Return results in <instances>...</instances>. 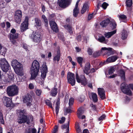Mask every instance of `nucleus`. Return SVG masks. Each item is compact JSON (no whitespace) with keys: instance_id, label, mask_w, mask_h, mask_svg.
Here are the masks:
<instances>
[{"instance_id":"f257e3e1","label":"nucleus","mask_w":133,"mask_h":133,"mask_svg":"<svg viewBox=\"0 0 133 133\" xmlns=\"http://www.w3.org/2000/svg\"><path fill=\"white\" fill-rule=\"evenodd\" d=\"M39 66V64L37 61L35 60L33 62L30 72L32 79H35L38 75Z\"/></svg>"},{"instance_id":"f03ea898","label":"nucleus","mask_w":133,"mask_h":133,"mask_svg":"<svg viewBox=\"0 0 133 133\" xmlns=\"http://www.w3.org/2000/svg\"><path fill=\"white\" fill-rule=\"evenodd\" d=\"M18 89V88L16 85H13L8 87L7 88L6 92L9 96L12 97L17 95Z\"/></svg>"},{"instance_id":"7ed1b4c3","label":"nucleus","mask_w":133,"mask_h":133,"mask_svg":"<svg viewBox=\"0 0 133 133\" xmlns=\"http://www.w3.org/2000/svg\"><path fill=\"white\" fill-rule=\"evenodd\" d=\"M25 114L24 110H21L20 111L19 117L17 121L18 123L22 124L26 122L27 123L29 124V120L27 117V116L25 115Z\"/></svg>"},{"instance_id":"20e7f679","label":"nucleus","mask_w":133,"mask_h":133,"mask_svg":"<svg viewBox=\"0 0 133 133\" xmlns=\"http://www.w3.org/2000/svg\"><path fill=\"white\" fill-rule=\"evenodd\" d=\"M0 66L4 72H6L9 70V65L5 58L0 59Z\"/></svg>"},{"instance_id":"39448f33","label":"nucleus","mask_w":133,"mask_h":133,"mask_svg":"<svg viewBox=\"0 0 133 133\" xmlns=\"http://www.w3.org/2000/svg\"><path fill=\"white\" fill-rule=\"evenodd\" d=\"M120 88L121 90L124 94L129 96L132 95L131 91L125 82L121 84Z\"/></svg>"},{"instance_id":"423d86ee","label":"nucleus","mask_w":133,"mask_h":133,"mask_svg":"<svg viewBox=\"0 0 133 133\" xmlns=\"http://www.w3.org/2000/svg\"><path fill=\"white\" fill-rule=\"evenodd\" d=\"M71 0H58V3L59 6L62 8H65L70 4Z\"/></svg>"},{"instance_id":"0eeeda50","label":"nucleus","mask_w":133,"mask_h":133,"mask_svg":"<svg viewBox=\"0 0 133 133\" xmlns=\"http://www.w3.org/2000/svg\"><path fill=\"white\" fill-rule=\"evenodd\" d=\"M67 78L68 82L72 86L75 85V75L74 74L71 72H69L68 73Z\"/></svg>"},{"instance_id":"6e6552de","label":"nucleus","mask_w":133,"mask_h":133,"mask_svg":"<svg viewBox=\"0 0 133 133\" xmlns=\"http://www.w3.org/2000/svg\"><path fill=\"white\" fill-rule=\"evenodd\" d=\"M16 66V68H13L16 73L18 75H23V71L22 64L19 63Z\"/></svg>"},{"instance_id":"1a4fd4ad","label":"nucleus","mask_w":133,"mask_h":133,"mask_svg":"<svg viewBox=\"0 0 133 133\" xmlns=\"http://www.w3.org/2000/svg\"><path fill=\"white\" fill-rule=\"evenodd\" d=\"M76 78L77 82L79 83H81L82 84L85 85L87 84V82L85 76L83 75H81L79 77L78 74L77 73L76 74Z\"/></svg>"},{"instance_id":"9d476101","label":"nucleus","mask_w":133,"mask_h":133,"mask_svg":"<svg viewBox=\"0 0 133 133\" xmlns=\"http://www.w3.org/2000/svg\"><path fill=\"white\" fill-rule=\"evenodd\" d=\"M28 17H26L24 21L21 24V32H24L28 29Z\"/></svg>"},{"instance_id":"9b49d317","label":"nucleus","mask_w":133,"mask_h":133,"mask_svg":"<svg viewBox=\"0 0 133 133\" xmlns=\"http://www.w3.org/2000/svg\"><path fill=\"white\" fill-rule=\"evenodd\" d=\"M22 13L21 11L18 10L15 12V19L16 22L19 24L21 21Z\"/></svg>"},{"instance_id":"f8f14e48","label":"nucleus","mask_w":133,"mask_h":133,"mask_svg":"<svg viewBox=\"0 0 133 133\" xmlns=\"http://www.w3.org/2000/svg\"><path fill=\"white\" fill-rule=\"evenodd\" d=\"M40 35L36 32H33L31 35V37L33 41L36 42H39L41 41Z\"/></svg>"},{"instance_id":"ddd939ff","label":"nucleus","mask_w":133,"mask_h":133,"mask_svg":"<svg viewBox=\"0 0 133 133\" xmlns=\"http://www.w3.org/2000/svg\"><path fill=\"white\" fill-rule=\"evenodd\" d=\"M3 104L6 107H9L11 106L12 102L10 98L5 97L3 98Z\"/></svg>"},{"instance_id":"4468645a","label":"nucleus","mask_w":133,"mask_h":133,"mask_svg":"<svg viewBox=\"0 0 133 133\" xmlns=\"http://www.w3.org/2000/svg\"><path fill=\"white\" fill-rule=\"evenodd\" d=\"M41 70V77L44 79L45 78L47 72H48L47 67L46 64H43Z\"/></svg>"},{"instance_id":"2eb2a0df","label":"nucleus","mask_w":133,"mask_h":133,"mask_svg":"<svg viewBox=\"0 0 133 133\" xmlns=\"http://www.w3.org/2000/svg\"><path fill=\"white\" fill-rule=\"evenodd\" d=\"M98 94L100 98L103 100L106 98L105 97V91L103 88H98Z\"/></svg>"},{"instance_id":"dca6fc26","label":"nucleus","mask_w":133,"mask_h":133,"mask_svg":"<svg viewBox=\"0 0 133 133\" xmlns=\"http://www.w3.org/2000/svg\"><path fill=\"white\" fill-rule=\"evenodd\" d=\"M31 96L30 95L27 94L25 95L23 99V102L26 103V105L28 106H30L31 105Z\"/></svg>"},{"instance_id":"f3484780","label":"nucleus","mask_w":133,"mask_h":133,"mask_svg":"<svg viewBox=\"0 0 133 133\" xmlns=\"http://www.w3.org/2000/svg\"><path fill=\"white\" fill-rule=\"evenodd\" d=\"M91 65L90 63L88 62L87 63L84 67V69L83 70L84 73L87 75H88L90 72V68Z\"/></svg>"},{"instance_id":"a211bd4d","label":"nucleus","mask_w":133,"mask_h":133,"mask_svg":"<svg viewBox=\"0 0 133 133\" xmlns=\"http://www.w3.org/2000/svg\"><path fill=\"white\" fill-rule=\"evenodd\" d=\"M110 19L108 18H106L103 20L101 22L100 25L103 28H105L110 23Z\"/></svg>"},{"instance_id":"6ab92c4d","label":"nucleus","mask_w":133,"mask_h":133,"mask_svg":"<svg viewBox=\"0 0 133 133\" xmlns=\"http://www.w3.org/2000/svg\"><path fill=\"white\" fill-rule=\"evenodd\" d=\"M50 24L52 29L55 32H57L58 31V28L56 23L54 21H51Z\"/></svg>"},{"instance_id":"aec40b11","label":"nucleus","mask_w":133,"mask_h":133,"mask_svg":"<svg viewBox=\"0 0 133 133\" xmlns=\"http://www.w3.org/2000/svg\"><path fill=\"white\" fill-rule=\"evenodd\" d=\"M117 58V56H112L108 57L106 61L109 63L113 62L115 61Z\"/></svg>"},{"instance_id":"412c9836","label":"nucleus","mask_w":133,"mask_h":133,"mask_svg":"<svg viewBox=\"0 0 133 133\" xmlns=\"http://www.w3.org/2000/svg\"><path fill=\"white\" fill-rule=\"evenodd\" d=\"M116 30H115L111 32H105L104 35L106 38H109L115 34L116 32Z\"/></svg>"},{"instance_id":"4be33fe9","label":"nucleus","mask_w":133,"mask_h":133,"mask_svg":"<svg viewBox=\"0 0 133 133\" xmlns=\"http://www.w3.org/2000/svg\"><path fill=\"white\" fill-rule=\"evenodd\" d=\"M118 74L122 79L123 80L125 79V72L122 69L120 70Z\"/></svg>"},{"instance_id":"5701e85b","label":"nucleus","mask_w":133,"mask_h":133,"mask_svg":"<svg viewBox=\"0 0 133 133\" xmlns=\"http://www.w3.org/2000/svg\"><path fill=\"white\" fill-rule=\"evenodd\" d=\"M110 26L111 27L112 30H114L116 28L117 26V24L114 20H112L111 21H110Z\"/></svg>"},{"instance_id":"b1692460","label":"nucleus","mask_w":133,"mask_h":133,"mask_svg":"<svg viewBox=\"0 0 133 133\" xmlns=\"http://www.w3.org/2000/svg\"><path fill=\"white\" fill-rule=\"evenodd\" d=\"M92 99L94 103H96L98 101L97 96L96 93L92 92Z\"/></svg>"},{"instance_id":"393cba45","label":"nucleus","mask_w":133,"mask_h":133,"mask_svg":"<svg viewBox=\"0 0 133 133\" xmlns=\"http://www.w3.org/2000/svg\"><path fill=\"white\" fill-rule=\"evenodd\" d=\"M60 101L59 99H58L56 104V113L57 114L58 112L59 109V108Z\"/></svg>"},{"instance_id":"a878e982","label":"nucleus","mask_w":133,"mask_h":133,"mask_svg":"<svg viewBox=\"0 0 133 133\" xmlns=\"http://www.w3.org/2000/svg\"><path fill=\"white\" fill-rule=\"evenodd\" d=\"M60 51L59 49H58L57 51V55L54 57L53 59V60L54 61H58L60 59Z\"/></svg>"},{"instance_id":"bb28decb","label":"nucleus","mask_w":133,"mask_h":133,"mask_svg":"<svg viewBox=\"0 0 133 133\" xmlns=\"http://www.w3.org/2000/svg\"><path fill=\"white\" fill-rule=\"evenodd\" d=\"M128 34L127 31L123 30L122 34V38L123 40H125L127 38Z\"/></svg>"},{"instance_id":"cd10ccee","label":"nucleus","mask_w":133,"mask_h":133,"mask_svg":"<svg viewBox=\"0 0 133 133\" xmlns=\"http://www.w3.org/2000/svg\"><path fill=\"white\" fill-rule=\"evenodd\" d=\"M125 3L127 7L130 8L132 5V0H126Z\"/></svg>"},{"instance_id":"c85d7f7f","label":"nucleus","mask_w":133,"mask_h":133,"mask_svg":"<svg viewBox=\"0 0 133 133\" xmlns=\"http://www.w3.org/2000/svg\"><path fill=\"white\" fill-rule=\"evenodd\" d=\"M102 51L101 50V51H98L94 52L93 54V56L94 58L100 56L101 54L102 53Z\"/></svg>"},{"instance_id":"c756f323","label":"nucleus","mask_w":133,"mask_h":133,"mask_svg":"<svg viewBox=\"0 0 133 133\" xmlns=\"http://www.w3.org/2000/svg\"><path fill=\"white\" fill-rule=\"evenodd\" d=\"M14 78V75L12 73V72H10V75H8V78L7 81L9 82L10 80H13Z\"/></svg>"},{"instance_id":"7c9ffc66","label":"nucleus","mask_w":133,"mask_h":133,"mask_svg":"<svg viewBox=\"0 0 133 133\" xmlns=\"http://www.w3.org/2000/svg\"><path fill=\"white\" fill-rule=\"evenodd\" d=\"M83 112L84 111L82 109V108H80L78 109L77 112V115L79 118H81V116Z\"/></svg>"},{"instance_id":"2f4dec72","label":"nucleus","mask_w":133,"mask_h":133,"mask_svg":"<svg viewBox=\"0 0 133 133\" xmlns=\"http://www.w3.org/2000/svg\"><path fill=\"white\" fill-rule=\"evenodd\" d=\"M79 13V11L78 7H75L73 10V15L75 17H76Z\"/></svg>"},{"instance_id":"473e14b6","label":"nucleus","mask_w":133,"mask_h":133,"mask_svg":"<svg viewBox=\"0 0 133 133\" xmlns=\"http://www.w3.org/2000/svg\"><path fill=\"white\" fill-rule=\"evenodd\" d=\"M98 41L101 43L104 42L105 43H107V41L105 40V37L103 36H101L98 38Z\"/></svg>"},{"instance_id":"72a5a7b5","label":"nucleus","mask_w":133,"mask_h":133,"mask_svg":"<svg viewBox=\"0 0 133 133\" xmlns=\"http://www.w3.org/2000/svg\"><path fill=\"white\" fill-rule=\"evenodd\" d=\"M18 36V34L17 33L15 34H10V40L15 39L17 38Z\"/></svg>"},{"instance_id":"f704fd0d","label":"nucleus","mask_w":133,"mask_h":133,"mask_svg":"<svg viewBox=\"0 0 133 133\" xmlns=\"http://www.w3.org/2000/svg\"><path fill=\"white\" fill-rule=\"evenodd\" d=\"M64 26L69 31L70 34H71L72 33L71 27L70 25H65Z\"/></svg>"},{"instance_id":"c9c22d12","label":"nucleus","mask_w":133,"mask_h":133,"mask_svg":"<svg viewBox=\"0 0 133 133\" xmlns=\"http://www.w3.org/2000/svg\"><path fill=\"white\" fill-rule=\"evenodd\" d=\"M19 62H18L16 60H13L11 63V65L13 68H16V65L19 64Z\"/></svg>"},{"instance_id":"e433bc0d","label":"nucleus","mask_w":133,"mask_h":133,"mask_svg":"<svg viewBox=\"0 0 133 133\" xmlns=\"http://www.w3.org/2000/svg\"><path fill=\"white\" fill-rule=\"evenodd\" d=\"M77 59L78 62L80 65V66L82 67V63L83 61V58L82 57H79L77 58Z\"/></svg>"},{"instance_id":"4c0bfd02","label":"nucleus","mask_w":133,"mask_h":133,"mask_svg":"<svg viewBox=\"0 0 133 133\" xmlns=\"http://www.w3.org/2000/svg\"><path fill=\"white\" fill-rule=\"evenodd\" d=\"M57 89L55 87L54 89L51 90V94L53 96H55L56 95L57 93Z\"/></svg>"},{"instance_id":"58836bf2","label":"nucleus","mask_w":133,"mask_h":133,"mask_svg":"<svg viewBox=\"0 0 133 133\" xmlns=\"http://www.w3.org/2000/svg\"><path fill=\"white\" fill-rule=\"evenodd\" d=\"M35 23L36 24V25L37 26H41V22L40 20L38 18H35Z\"/></svg>"},{"instance_id":"ea45409f","label":"nucleus","mask_w":133,"mask_h":133,"mask_svg":"<svg viewBox=\"0 0 133 133\" xmlns=\"http://www.w3.org/2000/svg\"><path fill=\"white\" fill-rule=\"evenodd\" d=\"M115 71V69L114 67H111L108 70V73L109 74H112L114 73Z\"/></svg>"},{"instance_id":"a19ab883","label":"nucleus","mask_w":133,"mask_h":133,"mask_svg":"<svg viewBox=\"0 0 133 133\" xmlns=\"http://www.w3.org/2000/svg\"><path fill=\"white\" fill-rule=\"evenodd\" d=\"M119 18L120 20H125L127 19V16L124 15H122L119 16Z\"/></svg>"},{"instance_id":"79ce46f5","label":"nucleus","mask_w":133,"mask_h":133,"mask_svg":"<svg viewBox=\"0 0 133 133\" xmlns=\"http://www.w3.org/2000/svg\"><path fill=\"white\" fill-rule=\"evenodd\" d=\"M86 6H87V3H85L84 4L81 10V13L82 14H83L86 11L87 9L84 8L85 7H86Z\"/></svg>"},{"instance_id":"37998d69","label":"nucleus","mask_w":133,"mask_h":133,"mask_svg":"<svg viewBox=\"0 0 133 133\" xmlns=\"http://www.w3.org/2000/svg\"><path fill=\"white\" fill-rule=\"evenodd\" d=\"M98 129L94 126L92 128V133H98Z\"/></svg>"},{"instance_id":"c03bdc74","label":"nucleus","mask_w":133,"mask_h":133,"mask_svg":"<svg viewBox=\"0 0 133 133\" xmlns=\"http://www.w3.org/2000/svg\"><path fill=\"white\" fill-rule=\"evenodd\" d=\"M0 120L1 123L2 124H4V122L3 119V114L1 112H0Z\"/></svg>"},{"instance_id":"a18cd8bd","label":"nucleus","mask_w":133,"mask_h":133,"mask_svg":"<svg viewBox=\"0 0 133 133\" xmlns=\"http://www.w3.org/2000/svg\"><path fill=\"white\" fill-rule=\"evenodd\" d=\"M42 17L43 19L44 22L45 23V26H47V24H48V19L46 17H45L44 15H43L42 16Z\"/></svg>"},{"instance_id":"49530a36","label":"nucleus","mask_w":133,"mask_h":133,"mask_svg":"<svg viewBox=\"0 0 133 133\" xmlns=\"http://www.w3.org/2000/svg\"><path fill=\"white\" fill-rule=\"evenodd\" d=\"M69 121L66 124V125L65 124H63L61 126L62 129H64L65 128H67L66 130L68 129V125L69 128Z\"/></svg>"},{"instance_id":"de8ad7c7","label":"nucleus","mask_w":133,"mask_h":133,"mask_svg":"<svg viewBox=\"0 0 133 133\" xmlns=\"http://www.w3.org/2000/svg\"><path fill=\"white\" fill-rule=\"evenodd\" d=\"M98 62L97 60H95L92 62V65L93 67H96L98 65Z\"/></svg>"},{"instance_id":"09e8293b","label":"nucleus","mask_w":133,"mask_h":133,"mask_svg":"<svg viewBox=\"0 0 133 133\" xmlns=\"http://www.w3.org/2000/svg\"><path fill=\"white\" fill-rule=\"evenodd\" d=\"M109 4L105 2H104L102 5V7L104 9H105Z\"/></svg>"},{"instance_id":"8fccbe9b","label":"nucleus","mask_w":133,"mask_h":133,"mask_svg":"<svg viewBox=\"0 0 133 133\" xmlns=\"http://www.w3.org/2000/svg\"><path fill=\"white\" fill-rule=\"evenodd\" d=\"M101 51L103 50H107L108 51H112V48H107L106 47L102 48L101 49Z\"/></svg>"},{"instance_id":"3c124183","label":"nucleus","mask_w":133,"mask_h":133,"mask_svg":"<svg viewBox=\"0 0 133 133\" xmlns=\"http://www.w3.org/2000/svg\"><path fill=\"white\" fill-rule=\"evenodd\" d=\"M46 104L48 106L50 107L52 109L53 107L52 106V104L51 103L50 101L49 100H47L46 101Z\"/></svg>"},{"instance_id":"603ef678","label":"nucleus","mask_w":133,"mask_h":133,"mask_svg":"<svg viewBox=\"0 0 133 133\" xmlns=\"http://www.w3.org/2000/svg\"><path fill=\"white\" fill-rule=\"evenodd\" d=\"M71 110L69 108H67L65 109V111H64V114L65 115L67 114V113H71Z\"/></svg>"},{"instance_id":"864d4df0","label":"nucleus","mask_w":133,"mask_h":133,"mask_svg":"<svg viewBox=\"0 0 133 133\" xmlns=\"http://www.w3.org/2000/svg\"><path fill=\"white\" fill-rule=\"evenodd\" d=\"M106 117V116L105 114H103L98 118V120L99 121L103 120L105 119Z\"/></svg>"},{"instance_id":"5fc2aeb1","label":"nucleus","mask_w":133,"mask_h":133,"mask_svg":"<svg viewBox=\"0 0 133 133\" xmlns=\"http://www.w3.org/2000/svg\"><path fill=\"white\" fill-rule=\"evenodd\" d=\"M65 118L63 117L61 118V120L58 121V122L60 124H63L64 123L65 120Z\"/></svg>"},{"instance_id":"6e6d98bb","label":"nucleus","mask_w":133,"mask_h":133,"mask_svg":"<svg viewBox=\"0 0 133 133\" xmlns=\"http://www.w3.org/2000/svg\"><path fill=\"white\" fill-rule=\"evenodd\" d=\"M58 125H55L52 133H56L58 131Z\"/></svg>"},{"instance_id":"4d7b16f0","label":"nucleus","mask_w":133,"mask_h":133,"mask_svg":"<svg viewBox=\"0 0 133 133\" xmlns=\"http://www.w3.org/2000/svg\"><path fill=\"white\" fill-rule=\"evenodd\" d=\"M74 101V99L73 98H71L69 99V104L70 106L72 105Z\"/></svg>"},{"instance_id":"13d9d810","label":"nucleus","mask_w":133,"mask_h":133,"mask_svg":"<svg viewBox=\"0 0 133 133\" xmlns=\"http://www.w3.org/2000/svg\"><path fill=\"white\" fill-rule=\"evenodd\" d=\"M114 54L112 51H107L105 52V54L109 56Z\"/></svg>"},{"instance_id":"bf43d9fd","label":"nucleus","mask_w":133,"mask_h":133,"mask_svg":"<svg viewBox=\"0 0 133 133\" xmlns=\"http://www.w3.org/2000/svg\"><path fill=\"white\" fill-rule=\"evenodd\" d=\"M97 110L96 105H94L93 104H92V111Z\"/></svg>"},{"instance_id":"052dcab7","label":"nucleus","mask_w":133,"mask_h":133,"mask_svg":"<svg viewBox=\"0 0 133 133\" xmlns=\"http://www.w3.org/2000/svg\"><path fill=\"white\" fill-rule=\"evenodd\" d=\"M41 91L40 90L37 89L36 91V94L38 96H39L41 95Z\"/></svg>"},{"instance_id":"680f3d73","label":"nucleus","mask_w":133,"mask_h":133,"mask_svg":"<svg viewBox=\"0 0 133 133\" xmlns=\"http://www.w3.org/2000/svg\"><path fill=\"white\" fill-rule=\"evenodd\" d=\"M76 131L77 133H81L82 132L80 128V127L78 125V127L76 129Z\"/></svg>"},{"instance_id":"e2e57ef3","label":"nucleus","mask_w":133,"mask_h":133,"mask_svg":"<svg viewBox=\"0 0 133 133\" xmlns=\"http://www.w3.org/2000/svg\"><path fill=\"white\" fill-rule=\"evenodd\" d=\"M98 110H94L92 111V113H93V114L94 115H96L98 113Z\"/></svg>"},{"instance_id":"0e129e2a","label":"nucleus","mask_w":133,"mask_h":133,"mask_svg":"<svg viewBox=\"0 0 133 133\" xmlns=\"http://www.w3.org/2000/svg\"><path fill=\"white\" fill-rule=\"evenodd\" d=\"M84 98L83 97H80L78 98L79 101L81 102H83L84 100Z\"/></svg>"},{"instance_id":"69168bd1","label":"nucleus","mask_w":133,"mask_h":133,"mask_svg":"<svg viewBox=\"0 0 133 133\" xmlns=\"http://www.w3.org/2000/svg\"><path fill=\"white\" fill-rule=\"evenodd\" d=\"M88 52L89 55H91V48H89L88 50Z\"/></svg>"},{"instance_id":"338daca9","label":"nucleus","mask_w":133,"mask_h":133,"mask_svg":"<svg viewBox=\"0 0 133 133\" xmlns=\"http://www.w3.org/2000/svg\"><path fill=\"white\" fill-rule=\"evenodd\" d=\"M29 88L31 89H33L34 88V86L33 84L31 83L29 84Z\"/></svg>"},{"instance_id":"774afa93","label":"nucleus","mask_w":133,"mask_h":133,"mask_svg":"<svg viewBox=\"0 0 133 133\" xmlns=\"http://www.w3.org/2000/svg\"><path fill=\"white\" fill-rule=\"evenodd\" d=\"M83 133H89V131L87 129H85L83 131Z\"/></svg>"}]
</instances>
